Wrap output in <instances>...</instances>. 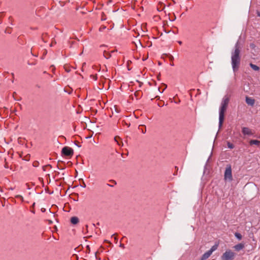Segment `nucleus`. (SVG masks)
<instances>
[{
    "label": "nucleus",
    "instance_id": "34",
    "mask_svg": "<svg viewBox=\"0 0 260 260\" xmlns=\"http://www.w3.org/2000/svg\"><path fill=\"white\" fill-rule=\"evenodd\" d=\"M31 54H32V55H34V56H38L37 55H34V54L32 53V52H31Z\"/></svg>",
    "mask_w": 260,
    "mask_h": 260
},
{
    "label": "nucleus",
    "instance_id": "16",
    "mask_svg": "<svg viewBox=\"0 0 260 260\" xmlns=\"http://www.w3.org/2000/svg\"><path fill=\"white\" fill-rule=\"evenodd\" d=\"M235 236L239 240H241L242 238L241 234L239 233H235Z\"/></svg>",
    "mask_w": 260,
    "mask_h": 260
},
{
    "label": "nucleus",
    "instance_id": "28",
    "mask_svg": "<svg viewBox=\"0 0 260 260\" xmlns=\"http://www.w3.org/2000/svg\"><path fill=\"white\" fill-rule=\"evenodd\" d=\"M114 239H115V242L117 243V242L118 241L117 238L116 237H115Z\"/></svg>",
    "mask_w": 260,
    "mask_h": 260
},
{
    "label": "nucleus",
    "instance_id": "24",
    "mask_svg": "<svg viewBox=\"0 0 260 260\" xmlns=\"http://www.w3.org/2000/svg\"><path fill=\"white\" fill-rule=\"evenodd\" d=\"M64 69H65V70L66 71V72H70L71 71V70L67 67H64Z\"/></svg>",
    "mask_w": 260,
    "mask_h": 260
},
{
    "label": "nucleus",
    "instance_id": "15",
    "mask_svg": "<svg viewBox=\"0 0 260 260\" xmlns=\"http://www.w3.org/2000/svg\"><path fill=\"white\" fill-rule=\"evenodd\" d=\"M103 55L107 59H108L111 57L110 53L109 52H107L106 51H104Z\"/></svg>",
    "mask_w": 260,
    "mask_h": 260
},
{
    "label": "nucleus",
    "instance_id": "25",
    "mask_svg": "<svg viewBox=\"0 0 260 260\" xmlns=\"http://www.w3.org/2000/svg\"><path fill=\"white\" fill-rule=\"evenodd\" d=\"M169 59L171 61H173V60L174 59V57L172 55H170L169 56Z\"/></svg>",
    "mask_w": 260,
    "mask_h": 260
},
{
    "label": "nucleus",
    "instance_id": "21",
    "mask_svg": "<svg viewBox=\"0 0 260 260\" xmlns=\"http://www.w3.org/2000/svg\"><path fill=\"white\" fill-rule=\"evenodd\" d=\"M15 197L17 198H19V199H20L22 201V202L23 201V197L22 196H21V195H16L15 196Z\"/></svg>",
    "mask_w": 260,
    "mask_h": 260
},
{
    "label": "nucleus",
    "instance_id": "9",
    "mask_svg": "<svg viewBox=\"0 0 260 260\" xmlns=\"http://www.w3.org/2000/svg\"><path fill=\"white\" fill-rule=\"evenodd\" d=\"M211 254L212 253L208 250L202 255L201 260L207 259Z\"/></svg>",
    "mask_w": 260,
    "mask_h": 260
},
{
    "label": "nucleus",
    "instance_id": "22",
    "mask_svg": "<svg viewBox=\"0 0 260 260\" xmlns=\"http://www.w3.org/2000/svg\"><path fill=\"white\" fill-rule=\"evenodd\" d=\"M90 77L92 78L94 80H96V79H97V76H96V75H90Z\"/></svg>",
    "mask_w": 260,
    "mask_h": 260
},
{
    "label": "nucleus",
    "instance_id": "27",
    "mask_svg": "<svg viewBox=\"0 0 260 260\" xmlns=\"http://www.w3.org/2000/svg\"><path fill=\"white\" fill-rule=\"evenodd\" d=\"M47 168H51L52 166L51 165H47Z\"/></svg>",
    "mask_w": 260,
    "mask_h": 260
},
{
    "label": "nucleus",
    "instance_id": "39",
    "mask_svg": "<svg viewBox=\"0 0 260 260\" xmlns=\"http://www.w3.org/2000/svg\"><path fill=\"white\" fill-rule=\"evenodd\" d=\"M52 45H53V43H52L50 45V46L51 47H52Z\"/></svg>",
    "mask_w": 260,
    "mask_h": 260
},
{
    "label": "nucleus",
    "instance_id": "36",
    "mask_svg": "<svg viewBox=\"0 0 260 260\" xmlns=\"http://www.w3.org/2000/svg\"><path fill=\"white\" fill-rule=\"evenodd\" d=\"M137 93H138V91L135 93V94L136 96L138 95V94H137Z\"/></svg>",
    "mask_w": 260,
    "mask_h": 260
},
{
    "label": "nucleus",
    "instance_id": "13",
    "mask_svg": "<svg viewBox=\"0 0 260 260\" xmlns=\"http://www.w3.org/2000/svg\"><path fill=\"white\" fill-rule=\"evenodd\" d=\"M249 65L254 71H258L259 70V68L257 66L252 63H250Z\"/></svg>",
    "mask_w": 260,
    "mask_h": 260
},
{
    "label": "nucleus",
    "instance_id": "10",
    "mask_svg": "<svg viewBox=\"0 0 260 260\" xmlns=\"http://www.w3.org/2000/svg\"><path fill=\"white\" fill-rule=\"evenodd\" d=\"M244 247V244L242 243H239L238 244L234 246V248L237 251H240V250L242 249Z\"/></svg>",
    "mask_w": 260,
    "mask_h": 260
},
{
    "label": "nucleus",
    "instance_id": "26",
    "mask_svg": "<svg viewBox=\"0 0 260 260\" xmlns=\"http://www.w3.org/2000/svg\"><path fill=\"white\" fill-rule=\"evenodd\" d=\"M120 247L122 248H124V247H125L124 245L123 244H121V243L120 244Z\"/></svg>",
    "mask_w": 260,
    "mask_h": 260
},
{
    "label": "nucleus",
    "instance_id": "19",
    "mask_svg": "<svg viewBox=\"0 0 260 260\" xmlns=\"http://www.w3.org/2000/svg\"><path fill=\"white\" fill-rule=\"evenodd\" d=\"M118 139H120V137H115L114 138V140L117 143V144L119 145H120V144L119 143V142L118 141Z\"/></svg>",
    "mask_w": 260,
    "mask_h": 260
},
{
    "label": "nucleus",
    "instance_id": "1",
    "mask_svg": "<svg viewBox=\"0 0 260 260\" xmlns=\"http://www.w3.org/2000/svg\"><path fill=\"white\" fill-rule=\"evenodd\" d=\"M241 49V47L239 41H238L235 44L233 50L231 52V63L234 72L238 71L240 64L241 57L240 54Z\"/></svg>",
    "mask_w": 260,
    "mask_h": 260
},
{
    "label": "nucleus",
    "instance_id": "30",
    "mask_svg": "<svg viewBox=\"0 0 260 260\" xmlns=\"http://www.w3.org/2000/svg\"><path fill=\"white\" fill-rule=\"evenodd\" d=\"M178 43L180 44V45H181L182 44V42L181 41H178Z\"/></svg>",
    "mask_w": 260,
    "mask_h": 260
},
{
    "label": "nucleus",
    "instance_id": "18",
    "mask_svg": "<svg viewBox=\"0 0 260 260\" xmlns=\"http://www.w3.org/2000/svg\"><path fill=\"white\" fill-rule=\"evenodd\" d=\"M47 36V34L45 33V34H43L42 35V40L45 42L46 43V41H45V38H46V37Z\"/></svg>",
    "mask_w": 260,
    "mask_h": 260
},
{
    "label": "nucleus",
    "instance_id": "43",
    "mask_svg": "<svg viewBox=\"0 0 260 260\" xmlns=\"http://www.w3.org/2000/svg\"><path fill=\"white\" fill-rule=\"evenodd\" d=\"M0 23H1V22H0Z\"/></svg>",
    "mask_w": 260,
    "mask_h": 260
},
{
    "label": "nucleus",
    "instance_id": "23",
    "mask_svg": "<svg viewBox=\"0 0 260 260\" xmlns=\"http://www.w3.org/2000/svg\"><path fill=\"white\" fill-rule=\"evenodd\" d=\"M47 165H45V166H44L43 167H42V169H43V170L44 171H46V169H47Z\"/></svg>",
    "mask_w": 260,
    "mask_h": 260
},
{
    "label": "nucleus",
    "instance_id": "8",
    "mask_svg": "<svg viewBox=\"0 0 260 260\" xmlns=\"http://www.w3.org/2000/svg\"><path fill=\"white\" fill-rule=\"evenodd\" d=\"M246 103L250 106H253L254 104L255 101L251 98H249L248 96L246 97Z\"/></svg>",
    "mask_w": 260,
    "mask_h": 260
},
{
    "label": "nucleus",
    "instance_id": "14",
    "mask_svg": "<svg viewBox=\"0 0 260 260\" xmlns=\"http://www.w3.org/2000/svg\"><path fill=\"white\" fill-rule=\"evenodd\" d=\"M218 245L215 244L213 245L211 249L209 250L211 253L217 249Z\"/></svg>",
    "mask_w": 260,
    "mask_h": 260
},
{
    "label": "nucleus",
    "instance_id": "41",
    "mask_svg": "<svg viewBox=\"0 0 260 260\" xmlns=\"http://www.w3.org/2000/svg\"><path fill=\"white\" fill-rule=\"evenodd\" d=\"M165 89H166V88H164V89H163L162 91H164Z\"/></svg>",
    "mask_w": 260,
    "mask_h": 260
},
{
    "label": "nucleus",
    "instance_id": "35",
    "mask_svg": "<svg viewBox=\"0 0 260 260\" xmlns=\"http://www.w3.org/2000/svg\"><path fill=\"white\" fill-rule=\"evenodd\" d=\"M137 93H138V91L135 93V94L136 96L138 95V94H137Z\"/></svg>",
    "mask_w": 260,
    "mask_h": 260
},
{
    "label": "nucleus",
    "instance_id": "38",
    "mask_svg": "<svg viewBox=\"0 0 260 260\" xmlns=\"http://www.w3.org/2000/svg\"><path fill=\"white\" fill-rule=\"evenodd\" d=\"M146 59V58H143V61L145 60Z\"/></svg>",
    "mask_w": 260,
    "mask_h": 260
},
{
    "label": "nucleus",
    "instance_id": "32",
    "mask_svg": "<svg viewBox=\"0 0 260 260\" xmlns=\"http://www.w3.org/2000/svg\"><path fill=\"white\" fill-rule=\"evenodd\" d=\"M82 186H83V187H86V185H85V183H84V182H83Z\"/></svg>",
    "mask_w": 260,
    "mask_h": 260
},
{
    "label": "nucleus",
    "instance_id": "6",
    "mask_svg": "<svg viewBox=\"0 0 260 260\" xmlns=\"http://www.w3.org/2000/svg\"><path fill=\"white\" fill-rule=\"evenodd\" d=\"M62 154L66 156H72L74 154L73 149L69 147H64L61 150Z\"/></svg>",
    "mask_w": 260,
    "mask_h": 260
},
{
    "label": "nucleus",
    "instance_id": "4",
    "mask_svg": "<svg viewBox=\"0 0 260 260\" xmlns=\"http://www.w3.org/2000/svg\"><path fill=\"white\" fill-rule=\"evenodd\" d=\"M235 256V253L231 250H226L221 256L222 260H233Z\"/></svg>",
    "mask_w": 260,
    "mask_h": 260
},
{
    "label": "nucleus",
    "instance_id": "3",
    "mask_svg": "<svg viewBox=\"0 0 260 260\" xmlns=\"http://www.w3.org/2000/svg\"><path fill=\"white\" fill-rule=\"evenodd\" d=\"M230 98L228 96H224L222 100L221 106L219 109V128H220L223 124L224 119V113L226 110Z\"/></svg>",
    "mask_w": 260,
    "mask_h": 260
},
{
    "label": "nucleus",
    "instance_id": "12",
    "mask_svg": "<svg viewBox=\"0 0 260 260\" xmlns=\"http://www.w3.org/2000/svg\"><path fill=\"white\" fill-rule=\"evenodd\" d=\"M249 144L250 145H256L258 146L260 145V141L257 140H251L249 142Z\"/></svg>",
    "mask_w": 260,
    "mask_h": 260
},
{
    "label": "nucleus",
    "instance_id": "5",
    "mask_svg": "<svg viewBox=\"0 0 260 260\" xmlns=\"http://www.w3.org/2000/svg\"><path fill=\"white\" fill-rule=\"evenodd\" d=\"M224 179L231 181L233 180L232 168L231 165H227L224 174Z\"/></svg>",
    "mask_w": 260,
    "mask_h": 260
},
{
    "label": "nucleus",
    "instance_id": "29",
    "mask_svg": "<svg viewBox=\"0 0 260 260\" xmlns=\"http://www.w3.org/2000/svg\"><path fill=\"white\" fill-rule=\"evenodd\" d=\"M257 15L258 16L260 17V12L257 11Z\"/></svg>",
    "mask_w": 260,
    "mask_h": 260
},
{
    "label": "nucleus",
    "instance_id": "42",
    "mask_svg": "<svg viewBox=\"0 0 260 260\" xmlns=\"http://www.w3.org/2000/svg\"><path fill=\"white\" fill-rule=\"evenodd\" d=\"M165 89H166V88H164V89H163L162 91H164Z\"/></svg>",
    "mask_w": 260,
    "mask_h": 260
},
{
    "label": "nucleus",
    "instance_id": "7",
    "mask_svg": "<svg viewBox=\"0 0 260 260\" xmlns=\"http://www.w3.org/2000/svg\"><path fill=\"white\" fill-rule=\"evenodd\" d=\"M242 133L244 135H252L253 134L251 130L248 127H243L242 128Z\"/></svg>",
    "mask_w": 260,
    "mask_h": 260
},
{
    "label": "nucleus",
    "instance_id": "33",
    "mask_svg": "<svg viewBox=\"0 0 260 260\" xmlns=\"http://www.w3.org/2000/svg\"><path fill=\"white\" fill-rule=\"evenodd\" d=\"M85 64H86V63H85V62H84V63H83V65H82V68H83L84 66H85Z\"/></svg>",
    "mask_w": 260,
    "mask_h": 260
},
{
    "label": "nucleus",
    "instance_id": "37",
    "mask_svg": "<svg viewBox=\"0 0 260 260\" xmlns=\"http://www.w3.org/2000/svg\"><path fill=\"white\" fill-rule=\"evenodd\" d=\"M170 64H171V66H174V63H173V62L171 63Z\"/></svg>",
    "mask_w": 260,
    "mask_h": 260
},
{
    "label": "nucleus",
    "instance_id": "31",
    "mask_svg": "<svg viewBox=\"0 0 260 260\" xmlns=\"http://www.w3.org/2000/svg\"><path fill=\"white\" fill-rule=\"evenodd\" d=\"M5 167L6 168H8V165H7V163L5 164Z\"/></svg>",
    "mask_w": 260,
    "mask_h": 260
},
{
    "label": "nucleus",
    "instance_id": "17",
    "mask_svg": "<svg viewBox=\"0 0 260 260\" xmlns=\"http://www.w3.org/2000/svg\"><path fill=\"white\" fill-rule=\"evenodd\" d=\"M39 162L38 161H35L32 164V166L34 167H38L39 166Z\"/></svg>",
    "mask_w": 260,
    "mask_h": 260
},
{
    "label": "nucleus",
    "instance_id": "40",
    "mask_svg": "<svg viewBox=\"0 0 260 260\" xmlns=\"http://www.w3.org/2000/svg\"><path fill=\"white\" fill-rule=\"evenodd\" d=\"M165 89H166V88H164V89H163L162 91H164Z\"/></svg>",
    "mask_w": 260,
    "mask_h": 260
},
{
    "label": "nucleus",
    "instance_id": "11",
    "mask_svg": "<svg viewBox=\"0 0 260 260\" xmlns=\"http://www.w3.org/2000/svg\"><path fill=\"white\" fill-rule=\"evenodd\" d=\"M79 221V218L76 216H73L71 218V222L73 224H77Z\"/></svg>",
    "mask_w": 260,
    "mask_h": 260
},
{
    "label": "nucleus",
    "instance_id": "2",
    "mask_svg": "<svg viewBox=\"0 0 260 260\" xmlns=\"http://www.w3.org/2000/svg\"><path fill=\"white\" fill-rule=\"evenodd\" d=\"M230 98L228 96H224L222 100L221 106L219 109V128H220L223 124L224 119V113L226 110Z\"/></svg>",
    "mask_w": 260,
    "mask_h": 260
},
{
    "label": "nucleus",
    "instance_id": "20",
    "mask_svg": "<svg viewBox=\"0 0 260 260\" xmlns=\"http://www.w3.org/2000/svg\"><path fill=\"white\" fill-rule=\"evenodd\" d=\"M228 146L229 148H231V149H232L234 148V145L233 144L230 143V142H228Z\"/></svg>",
    "mask_w": 260,
    "mask_h": 260
}]
</instances>
